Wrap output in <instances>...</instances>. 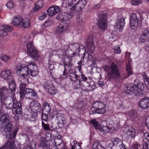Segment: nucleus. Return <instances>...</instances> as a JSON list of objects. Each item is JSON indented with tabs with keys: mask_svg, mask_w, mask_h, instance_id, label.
I'll use <instances>...</instances> for the list:
<instances>
[{
	"mask_svg": "<svg viewBox=\"0 0 149 149\" xmlns=\"http://www.w3.org/2000/svg\"><path fill=\"white\" fill-rule=\"evenodd\" d=\"M62 52L61 51H58L57 52L55 50H53L52 51L51 54V52H50V54L51 55H56V54H57L58 55H59V57H61V56H63V58H64V59L65 60V61L67 60V59H68L69 61H72V58L74 56V55H75V54L74 52L72 53V55H67L66 53V52H64L62 54H60L59 55H58V52Z\"/></svg>",
	"mask_w": 149,
	"mask_h": 149,
	"instance_id": "20",
	"label": "nucleus"
},
{
	"mask_svg": "<svg viewBox=\"0 0 149 149\" xmlns=\"http://www.w3.org/2000/svg\"><path fill=\"white\" fill-rule=\"evenodd\" d=\"M12 23L17 27L24 28H28L30 25L29 19H23L21 17L16 16L13 19Z\"/></svg>",
	"mask_w": 149,
	"mask_h": 149,
	"instance_id": "8",
	"label": "nucleus"
},
{
	"mask_svg": "<svg viewBox=\"0 0 149 149\" xmlns=\"http://www.w3.org/2000/svg\"><path fill=\"white\" fill-rule=\"evenodd\" d=\"M7 35V33L3 31V30H0V37H4L6 36Z\"/></svg>",
	"mask_w": 149,
	"mask_h": 149,
	"instance_id": "52",
	"label": "nucleus"
},
{
	"mask_svg": "<svg viewBox=\"0 0 149 149\" xmlns=\"http://www.w3.org/2000/svg\"><path fill=\"white\" fill-rule=\"evenodd\" d=\"M143 145H140L137 144H133L130 149H142Z\"/></svg>",
	"mask_w": 149,
	"mask_h": 149,
	"instance_id": "48",
	"label": "nucleus"
},
{
	"mask_svg": "<svg viewBox=\"0 0 149 149\" xmlns=\"http://www.w3.org/2000/svg\"><path fill=\"white\" fill-rule=\"evenodd\" d=\"M103 68L106 71L107 74V78L111 80L113 78H118L120 76V73L118 70L116 65L114 63L112 64L111 68L107 65H104Z\"/></svg>",
	"mask_w": 149,
	"mask_h": 149,
	"instance_id": "6",
	"label": "nucleus"
},
{
	"mask_svg": "<svg viewBox=\"0 0 149 149\" xmlns=\"http://www.w3.org/2000/svg\"><path fill=\"white\" fill-rule=\"evenodd\" d=\"M143 149H149V141H148V143H144L143 146Z\"/></svg>",
	"mask_w": 149,
	"mask_h": 149,
	"instance_id": "53",
	"label": "nucleus"
},
{
	"mask_svg": "<svg viewBox=\"0 0 149 149\" xmlns=\"http://www.w3.org/2000/svg\"><path fill=\"white\" fill-rule=\"evenodd\" d=\"M97 25L99 28L102 31L107 29L108 21L107 14L105 12H103L99 15Z\"/></svg>",
	"mask_w": 149,
	"mask_h": 149,
	"instance_id": "11",
	"label": "nucleus"
},
{
	"mask_svg": "<svg viewBox=\"0 0 149 149\" xmlns=\"http://www.w3.org/2000/svg\"><path fill=\"white\" fill-rule=\"evenodd\" d=\"M43 5L44 2L42 0H39L36 2L34 8V12H37L43 7Z\"/></svg>",
	"mask_w": 149,
	"mask_h": 149,
	"instance_id": "33",
	"label": "nucleus"
},
{
	"mask_svg": "<svg viewBox=\"0 0 149 149\" xmlns=\"http://www.w3.org/2000/svg\"><path fill=\"white\" fill-rule=\"evenodd\" d=\"M29 107L31 110L34 112H36L40 108V104L37 101H33L31 103Z\"/></svg>",
	"mask_w": 149,
	"mask_h": 149,
	"instance_id": "30",
	"label": "nucleus"
},
{
	"mask_svg": "<svg viewBox=\"0 0 149 149\" xmlns=\"http://www.w3.org/2000/svg\"><path fill=\"white\" fill-rule=\"evenodd\" d=\"M52 23V21L51 20H47L44 24V26L45 27H48L50 26Z\"/></svg>",
	"mask_w": 149,
	"mask_h": 149,
	"instance_id": "50",
	"label": "nucleus"
},
{
	"mask_svg": "<svg viewBox=\"0 0 149 149\" xmlns=\"http://www.w3.org/2000/svg\"><path fill=\"white\" fill-rule=\"evenodd\" d=\"M0 77H1L4 79H8L9 81L12 79V75L10 71L9 70H7L5 71H2L0 73Z\"/></svg>",
	"mask_w": 149,
	"mask_h": 149,
	"instance_id": "26",
	"label": "nucleus"
},
{
	"mask_svg": "<svg viewBox=\"0 0 149 149\" xmlns=\"http://www.w3.org/2000/svg\"><path fill=\"white\" fill-rule=\"evenodd\" d=\"M117 149H127V147H125L123 143V144H122Z\"/></svg>",
	"mask_w": 149,
	"mask_h": 149,
	"instance_id": "60",
	"label": "nucleus"
},
{
	"mask_svg": "<svg viewBox=\"0 0 149 149\" xmlns=\"http://www.w3.org/2000/svg\"><path fill=\"white\" fill-rule=\"evenodd\" d=\"M61 8L56 5H53L48 8L47 11V15L49 17H53L60 12Z\"/></svg>",
	"mask_w": 149,
	"mask_h": 149,
	"instance_id": "18",
	"label": "nucleus"
},
{
	"mask_svg": "<svg viewBox=\"0 0 149 149\" xmlns=\"http://www.w3.org/2000/svg\"><path fill=\"white\" fill-rule=\"evenodd\" d=\"M105 105L101 101H96L93 104V107L90 110V113H97L103 114L106 112Z\"/></svg>",
	"mask_w": 149,
	"mask_h": 149,
	"instance_id": "9",
	"label": "nucleus"
},
{
	"mask_svg": "<svg viewBox=\"0 0 149 149\" xmlns=\"http://www.w3.org/2000/svg\"><path fill=\"white\" fill-rule=\"evenodd\" d=\"M9 118L8 114L3 113V115H1L0 118V124L3 125L6 124L5 130L7 136H9V138L8 142L5 145L0 148V149H13L15 148L16 146L15 142L10 139L15 138L18 128L17 127L15 128L13 132L12 133V124L9 120Z\"/></svg>",
	"mask_w": 149,
	"mask_h": 149,
	"instance_id": "1",
	"label": "nucleus"
},
{
	"mask_svg": "<svg viewBox=\"0 0 149 149\" xmlns=\"http://www.w3.org/2000/svg\"><path fill=\"white\" fill-rule=\"evenodd\" d=\"M84 57L85 58H87L88 61L91 62L95 63L96 59L95 58L93 57L91 55L89 54L86 52H85L84 53Z\"/></svg>",
	"mask_w": 149,
	"mask_h": 149,
	"instance_id": "37",
	"label": "nucleus"
},
{
	"mask_svg": "<svg viewBox=\"0 0 149 149\" xmlns=\"http://www.w3.org/2000/svg\"><path fill=\"white\" fill-rule=\"evenodd\" d=\"M46 141L45 139L42 138L40 139V142L38 143L39 147L42 148L44 149H49V145L46 143Z\"/></svg>",
	"mask_w": 149,
	"mask_h": 149,
	"instance_id": "32",
	"label": "nucleus"
},
{
	"mask_svg": "<svg viewBox=\"0 0 149 149\" xmlns=\"http://www.w3.org/2000/svg\"><path fill=\"white\" fill-rule=\"evenodd\" d=\"M91 123L95 129H99L103 134L109 132H112L117 130L119 127L118 125L114 123L113 121H111L109 124L107 125L106 126L100 125L99 123L95 119L91 120Z\"/></svg>",
	"mask_w": 149,
	"mask_h": 149,
	"instance_id": "4",
	"label": "nucleus"
},
{
	"mask_svg": "<svg viewBox=\"0 0 149 149\" xmlns=\"http://www.w3.org/2000/svg\"><path fill=\"white\" fill-rule=\"evenodd\" d=\"M144 137L148 141H149V133L147 132L144 133Z\"/></svg>",
	"mask_w": 149,
	"mask_h": 149,
	"instance_id": "56",
	"label": "nucleus"
},
{
	"mask_svg": "<svg viewBox=\"0 0 149 149\" xmlns=\"http://www.w3.org/2000/svg\"><path fill=\"white\" fill-rule=\"evenodd\" d=\"M149 33V31L147 29H144L143 30L142 33L139 38V42L140 43H143L146 41Z\"/></svg>",
	"mask_w": 149,
	"mask_h": 149,
	"instance_id": "28",
	"label": "nucleus"
},
{
	"mask_svg": "<svg viewBox=\"0 0 149 149\" xmlns=\"http://www.w3.org/2000/svg\"><path fill=\"white\" fill-rule=\"evenodd\" d=\"M130 26L131 29L136 30L139 27L138 19L136 13H132L130 16Z\"/></svg>",
	"mask_w": 149,
	"mask_h": 149,
	"instance_id": "15",
	"label": "nucleus"
},
{
	"mask_svg": "<svg viewBox=\"0 0 149 149\" xmlns=\"http://www.w3.org/2000/svg\"><path fill=\"white\" fill-rule=\"evenodd\" d=\"M46 140H48L49 139V138L51 137V134L49 133H47L45 134Z\"/></svg>",
	"mask_w": 149,
	"mask_h": 149,
	"instance_id": "59",
	"label": "nucleus"
},
{
	"mask_svg": "<svg viewBox=\"0 0 149 149\" xmlns=\"http://www.w3.org/2000/svg\"><path fill=\"white\" fill-rule=\"evenodd\" d=\"M93 149H106L102 147L100 143L97 141L94 142L92 144Z\"/></svg>",
	"mask_w": 149,
	"mask_h": 149,
	"instance_id": "38",
	"label": "nucleus"
},
{
	"mask_svg": "<svg viewBox=\"0 0 149 149\" xmlns=\"http://www.w3.org/2000/svg\"><path fill=\"white\" fill-rule=\"evenodd\" d=\"M130 53L128 52H126L125 53V57L126 58H129L130 56Z\"/></svg>",
	"mask_w": 149,
	"mask_h": 149,
	"instance_id": "62",
	"label": "nucleus"
},
{
	"mask_svg": "<svg viewBox=\"0 0 149 149\" xmlns=\"http://www.w3.org/2000/svg\"><path fill=\"white\" fill-rule=\"evenodd\" d=\"M2 29L5 32L11 31L13 29V27L8 25H4L1 27Z\"/></svg>",
	"mask_w": 149,
	"mask_h": 149,
	"instance_id": "41",
	"label": "nucleus"
},
{
	"mask_svg": "<svg viewBox=\"0 0 149 149\" xmlns=\"http://www.w3.org/2000/svg\"><path fill=\"white\" fill-rule=\"evenodd\" d=\"M124 134L128 139L134 138L137 135L136 130L135 128L127 125V126L123 130Z\"/></svg>",
	"mask_w": 149,
	"mask_h": 149,
	"instance_id": "12",
	"label": "nucleus"
},
{
	"mask_svg": "<svg viewBox=\"0 0 149 149\" xmlns=\"http://www.w3.org/2000/svg\"><path fill=\"white\" fill-rule=\"evenodd\" d=\"M121 51L119 46L117 45L114 46V52L116 54H120L121 53Z\"/></svg>",
	"mask_w": 149,
	"mask_h": 149,
	"instance_id": "47",
	"label": "nucleus"
},
{
	"mask_svg": "<svg viewBox=\"0 0 149 149\" xmlns=\"http://www.w3.org/2000/svg\"><path fill=\"white\" fill-rule=\"evenodd\" d=\"M142 3L141 0H132L131 4L133 5H137Z\"/></svg>",
	"mask_w": 149,
	"mask_h": 149,
	"instance_id": "49",
	"label": "nucleus"
},
{
	"mask_svg": "<svg viewBox=\"0 0 149 149\" xmlns=\"http://www.w3.org/2000/svg\"><path fill=\"white\" fill-rule=\"evenodd\" d=\"M23 135L24 136H25L27 138V139L26 140V143L24 144L23 149H31V146L33 145V144L35 146L36 144L33 142L32 140H31L32 136L29 135V132H27L25 134H23Z\"/></svg>",
	"mask_w": 149,
	"mask_h": 149,
	"instance_id": "17",
	"label": "nucleus"
},
{
	"mask_svg": "<svg viewBox=\"0 0 149 149\" xmlns=\"http://www.w3.org/2000/svg\"><path fill=\"white\" fill-rule=\"evenodd\" d=\"M42 118L43 120L46 121L48 118V116L46 114H42Z\"/></svg>",
	"mask_w": 149,
	"mask_h": 149,
	"instance_id": "58",
	"label": "nucleus"
},
{
	"mask_svg": "<svg viewBox=\"0 0 149 149\" xmlns=\"http://www.w3.org/2000/svg\"><path fill=\"white\" fill-rule=\"evenodd\" d=\"M109 146L110 148L113 149H117L120 146L123 144L122 141L118 138H113L108 141Z\"/></svg>",
	"mask_w": 149,
	"mask_h": 149,
	"instance_id": "14",
	"label": "nucleus"
},
{
	"mask_svg": "<svg viewBox=\"0 0 149 149\" xmlns=\"http://www.w3.org/2000/svg\"><path fill=\"white\" fill-rule=\"evenodd\" d=\"M51 110V107L46 102H44L43 103V111L48 113Z\"/></svg>",
	"mask_w": 149,
	"mask_h": 149,
	"instance_id": "39",
	"label": "nucleus"
},
{
	"mask_svg": "<svg viewBox=\"0 0 149 149\" xmlns=\"http://www.w3.org/2000/svg\"><path fill=\"white\" fill-rule=\"evenodd\" d=\"M66 29V26H65L62 24L60 25L57 27L56 32L57 34H61Z\"/></svg>",
	"mask_w": 149,
	"mask_h": 149,
	"instance_id": "36",
	"label": "nucleus"
},
{
	"mask_svg": "<svg viewBox=\"0 0 149 149\" xmlns=\"http://www.w3.org/2000/svg\"><path fill=\"white\" fill-rule=\"evenodd\" d=\"M143 83L136 79L134 84L130 83L127 85L125 90L126 95L134 94L135 96H143L145 94Z\"/></svg>",
	"mask_w": 149,
	"mask_h": 149,
	"instance_id": "3",
	"label": "nucleus"
},
{
	"mask_svg": "<svg viewBox=\"0 0 149 149\" xmlns=\"http://www.w3.org/2000/svg\"><path fill=\"white\" fill-rule=\"evenodd\" d=\"M46 16V14L45 13H43L42 15L39 17V19L40 20L44 19Z\"/></svg>",
	"mask_w": 149,
	"mask_h": 149,
	"instance_id": "57",
	"label": "nucleus"
},
{
	"mask_svg": "<svg viewBox=\"0 0 149 149\" xmlns=\"http://www.w3.org/2000/svg\"><path fill=\"white\" fill-rule=\"evenodd\" d=\"M61 112V111H60V112L57 113L56 116L58 121V125H60V124H61V126H63V125L65 123L66 121L64 117V115Z\"/></svg>",
	"mask_w": 149,
	"mask_h": 149,
	"instance_id": "29",
	"label": "nucleus"
},
{
	"mask_svg": "<svg viewBox=\"0 0 149 149\" xmlns=\"http://www.w3.org/2000/svg\"><path fill=\"white\" fill-rule=\"evenodd\" d=\"M74 106H77V107L78 108H80L81 107H82L81 105V103H79L78 104V105H77V104H74Z\"/></svg>",
	"mask_w": 149,
	"mask_h": 149,
	"instance_id": "63",
	"label": "nucleus"
},
{
	"mask_svg": "<svg viewBox=\"0 0 149 149\" xmlns=\"http://www.w3.org/2000/svg\"><path fill=\"white\" fill-rule=\"evenodd\" d=\"M72 17L70 14L63 12L60 13L56 17L57 20L61 21H67L70 20Z\"/></svg>",
	"mask_w": 149,
	"mask_h": 149,
	"instance_id": "22",
	"label": "nucleus"
},
{
	"mask_svg": "<svg viewBox=\"0 0 149 149\" xmlns=\"http://www.w3.org/2000/svg\"><path fill=\"white\" fill-rule=\"evenodd\" d=\"M146 125L149 130V116L147 117L145 120Z\"/></svg>",
	"mask_w": 149,
	"mask_h": 149,
	"instance_id": "54",
	"label": "nucleus"
},
{
	"mask_svg": "<svg viewBox=\"0 0 149 149\" xmlns=\"http://www.w3.org/2000/svg\"><path fill=\"white\" fill-rule=\"evenodd\" d=\"M8 87L11 93V96H15V93L16 90V86L15 81L13 79L8 81Z\"/></svg>",
	"mask_w": 149,
	"mask_h": 149,
	"instance_id": "27",
	"label": "nucleus"
},
{
	"mask_svg": "<svg viewBox=\"0 0 149 149\" xmlns=\"http://www.w3.org/2000/svg\"><path fill=\"white\" fill-rule=\"evenodd\" d=\"M142 76L146 88L149 91V77L144 72L142 73Z\"/></svg>",
	"mask_w": 149,
	"mask_h": 149,
	"instance_id": "35",
	"label": "nucleus"
},
{
	"mask_svg": "<svg viewBox=\"0 0 149 149\" xmlns=\"http://www.w3.org/2000/svg\"><path fill=\"white\" fill-rule=\"evenodd\" d=\"M15 5L14 2L12 1H9L6 4V6L9 9H12L13 8Z\"/></svg>",
	"mask_w": 149,
	"mask_h": 149,
	"instance_id": "45",
	"label": "nucleus"
},
{
	"mask_svg": "<svg viewBox=\"0 0 149 149\" xmlns=\"http://www.w3.org/2000/svg\"><path fill=\"white\" fill-rule=\"evenodd\" d=\"M10 91L6 86H3L0 88V96L1 103H3L6 99L10 97Z\"/></svg>",
	"mask_w": 149,
	"mask_h": 149,
	"instance_id": "13",
	"label": "nucleus"
},
{
	"mask_svg": "<svg viewBox=\"0 0 149 149\" xmlns=\"http://www.w3.org/2000/svg\"><path fill=\"white\" fill-rule=\"evenodd\" d=\"M54 141L56 145H59L62 143V140L61 139V136L58 135L55 136Z\"/></svg>",
	"mask_w": 149,
	"mask_h": 149,
	"instance_id": "42",
	"label": "nucleus"
},
{
	"mask_svg": "<svg viewBox=\"0 0 149 149\" xmlns=\"http://www.w3.org/2000/svg\"><path fill=\"white\" fill-rule=\"evenodd\" d=\"M86 47L90 53H93L95 46L93 42V36L92 35L89 36L88 37L86 40Z\"/></svg>",
	"mask_w": 149,
	"mask_h": 149,
	"instance_id": "16",
	"label": "nucleus"
},
{
	"mask_svg": "<svg viewBox=\"0 0 149 149\" xmlns=\"http://www.w3.org/2000/svg\"><path fill=\"white\" fill-rule=\"evenodd\" d=\"M82 78L84 81H86L87 80V78L84 75H81Z\"/></svg>",
	"mask_w": 149,
	"mask_h": 149,
	"instance_id": "64",
	"label": "nucleus"
},
{
	"mask_svg": "<svg viewBox=\"0 0 149 149\" xmlns=\"http://www.w3.org/2000/svg\"><path fill=\"white\" fill-rule=\"evenodd\" d=\"M100 7V5L99 4H95L93 8V10H98Z\"/></svg>",
	"mask_w": 149,
	"mask_h": 149,
	"instance_id": "55",
	"label": "nucleus"
},
{
	"mask_svg": "<svg viewBox=\"0 0 149 149\" xmlns=\"http://www.w3.org/2000/svg\"><path fill=\"white\" fill-rule=\"evenodd\" d=\"M45 87L47 89L49 93L52 95L55 94L57 92L56 89L52 84L45 85Z\"/></svg>",
	"mask_w": 149,
	"mask_h": 149,
	"instance_id": "34",
	"label": "nucleus"
},
{
	"mask_svg": "<svg viewBox=\"0 0 149 149\" xmlns=\"http://www.w3.org/2000/svg\"><path fill=\"white\" fill-rule=\"evenodd\" d=\"M25 87L26 84L24 83L21 84L19 86V93L21 98H23L24 96L26 97H32L36 95V93L33 89L28 88L25 90Z\"/></svg>",
	"mask_w": 149,
	"mask_h": 149,
	"instance_id": "10",
	"label": "nucleus"
},
{
	"mask_svg": "<svg viewBox=\"0 0 149 149\" xmlns=\"http://www.w3.org/2000/svg\"><path fill=\"white\" fill-rule=\"evenodd\" d=\"M127 71L128 75L129 76L132 74V69L130 64H129L127 65Z\"/></svg>",
	"mask_w": 149,
	"mask_h": 149,
	"instance_id": "46",
	"label": "nucleus"
},
{
	"mask_svg": "<svg viewBox=\"0 0 149 149\" xmlns=\"http://www.w3.org/2000/svg\"><path fill=\"white\" fill-rule=\"evenodd\" d=\"M82 23V18L79 15L77 16L76 19V26H79L81 25Z\"/></svg>",
	"mask_w": 149,
	"mask_h": 149,
	"instance_id": "43",
	"label": "nucleus"
},
{
	"mask_svg": "<svg viewBox=\"0 0 149 149\" xmlns=\"http://www.w3.org/2000/svg\"><path fill=\"white\" fill-rule=\"evenodd\" d=\"M149 107V98L145 97L140 101L139 107L141 109H145Z\"/></svg>",
	"mask_w": 149,
	"mask_h": 149,
	"instance_id": "23",
	"label": "nucleus"
},
{
	"mask_svg": "<svg viewBox=\"0 0 149 149\" xmlns=\"http://www.w3.org/2000/svg\"><path fill=\"white\" fill-rule=\"evenodd\" d=\"M98 84L99 86L102 87L104 85V83L103 81L101 80H99L98 82Z\"/></svg>",
	"mask_w": 149,
	"mask_h": 149,
	"instance_id": "61",
	"label": "nucleus"
},
{
	"mask_svg": "<svg viewBox=\"0 0 149 149\" xmlns=\"http://www.w3.org/2000/svg\"><path fill=\"white\" fill-rule=\"evenodd\" d=\"M10 98L12 99L13 104H12L11 100L6 99L3 103H1L2 106H5L6 108L8 109H10L13 108L12 113L14 114H20L22 113V107L21 103L20 102H18L15 98L14 96H11Z\"/></svg>",
	"mask_w": 149,
	"mask_h": 149,
	"instance_id": "5",
	"label": "nucleus"
},
{
	"mask_svg": "<svg viewBox=\"0 0 149 149\" xmlns=\"http://www.w3.org/2000/svg\"><path fill=\"white\" fill-rule=\"evenodd\" d=\"M86 5V1L85 0H81L74 3L72 7L70 8L71 10H81L84 8Z\"/></svg>",
	"mask_w": 149,
	"mask_h": 149,
	"instance_id": "21",
	"label": "nucleus"
},
{
	"mask_svg": "<svg viewBox=\"0 0 149 149\" xmlns=\"http://www.w3.org/2000/svg\"><path fill=\"white\" fill-rule=\"evenodd\" d=\"M125 16H124L123 17H121L117 20L114 26V28L115 31L118 30L120 31L124 27L125 24Z\"/></svg>",
	"mask_w": 149,
	"mask_h": 149,
	"instance_id": "19",
	"label": "nucleus"
},
{
	"mask_svg": "<svg viewBox=\"0 0 149 149\" xmlns=\"http://www.w3.org/2000/svg\"><path fill=\"white\" fill-rule=\"evenodd\" d=\"M33 37L30 38L28 40L29 42L26 45L27 51L28 53L34 60H38L40 56L38 50L35 48L33 44L32 40Z\"/></svg>",
	"mask_w": 149,
	"mask_h": 149,
	"instance_id": "7",
	"label": "nucleus"
},
{
	"mask_svg": "<svg viewBox=\"0 0 149 149\" xmlns=\"http://www.w3.org/2000/svg\"><path fill=\"white\" fill-rule=\"evenodd\" d=\"M56 62H54L52 61H49L48 66L50 70V73L52 72H50V71L54 69V65H56Z\"/></svg>",
	"mask_w": 149,
	"mask_h": 149,
	"instance_id": "44",
	"label": "nucleus"
},
{
	"mask_svg": "<svg viewBox=\"0 0 149 149\" xmlns=\"http://www.w3.org/2000/svg\"><path fill=\"white\" fill-rule=\"evenodd\" d=\"M123 115H125L127 118L133 119L136 117L137 114L134 110L129 111L125 115L121 113H119L118 114V116L119 118H121V116Z\"/></svg>",
	"mask_w": 149,
	"mask_h": 149,
	"instance_id": "25",
	"label": "nucleus"
},
{
	"mask_svg": "<svg viewBox=\"0 0 149 149\" xmlns=\"http://www.w3.org/2000/svg\"><path fill=\"white\" fill-rule=\"evenodd\" d=\"M0 58L3 61L6 63L9 62L11 58L10 57L4 54L1 55Z\"/></svg>",
	"mask_w": 149,
	"mask_h": 149,
	"instance_id": "40",
	"label": "nucleus"
},
{
	"mask_svg": "<svg viewBox=\"0 0 149 149\" xmlns=\"http://www.w3.org/2000/svg\"><path fill=\"white\" fill-rule=\"evenodd\" d=\"M27 67L22 65H18L15 68L17 74L19 77H26L29 74L32 77L38 74V68L36 65L33 61L27 62Z\"/></svg>",
	"mask_w": 149,
	"mask_h": 149,
	"instance_id": "2",
	"label": "nucleus"
},
{
	"mask_svg": "<svg viewBox=\"0 0 149 149\" xmlns=\"http://www.w3.org/2000/svg\"><path fill=\"white\" fill-rule=\"evenodd\" d=\"M42 126L45 130H50L49 126L48 125L45 124L43 122H42Z\"/></svg>",
	"mask_w": 149,
	"mask_h": 149,
	"instance_id": "51",
	"label": "nucleus"
},
{
	"mask_svg": "<svg viewBox=\"0 0 149 149\" xmlns=\"http://www.w3.org/2000/svg\"><path fill=\"white\" fill-rule=\"evenodd\" d=\"M123 115H125L127 118L133 119L136 117L137 114L134 110L129 111L125 115L121 113H119L118 114V116L119 118H121V116Z\"/></svg>",
	"mask_w": 149,
	"mask_h": 149,
	"instance_id": "24",
	"label": "nucleus"
},
{
	"mask_svg": "<svg viewBox=\"0 0 149 149\" xmlns=\"http://www.w3.org/2000/svg\"><path fill=\"white\" fill-rule=\"evenodd\" d=\"M62 1L61 6L64 8H71L74 4V2L72 0H62Z\"/></svg>",
	"mask_w": 149,
	"mask_h": 149,
	"instance_id": "31",
	"label": "nucleus"
}]
</instances>
